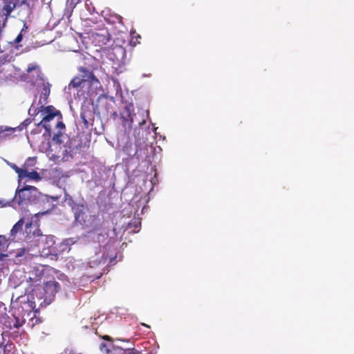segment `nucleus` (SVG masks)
I'll return each instance as SVG.
<instances>
[{
	"mask_svg": "<svg viewBox=\"0 0 354 354\" xmlns=\"http://www.w3.org/2000/svg\"><path fill=\"white\" fill-rule=\"evenodd\" d=\"M8 247V240L5 236L0 235V250Z\"/></svg>",
	"mask_w": 354,
	"mask_h": 354,
	"instance_id": "a211bd4d",
	"label": "nucleus"
},
{
	"mask_svg": "<svg viewBox=\"0 0 354 354\" xmlns=\"http://www.w3.org/2000/svg\"><path fill=\"white\" fill-rule=\"evenodd\" d=\"M44 94L46 95H48L50 93V88L48 86H44Z\"/></svg>",
	"mask_w": 354,
	"mask_h": 354,
	"instance_id": "a878e982",
	"label": "nucleus"
},
{
	"mask_svg": "<svg viewBox=\"0 0 354 354\" xmlns=\"http://www.w3.org/2000/svg\"><path fill=\"white\" fill-rule=\"evenodd\" d=\"M26 252V250L25 249H23L21 252H19L17 254V257H21L22 255L24 254Z\"/></svg>",
	"mask_w": 354,
	"mask_h": 354,
	"instance_id": "c756f323",
	"label": "nucleus"
},
{
	"mask_svg": "<svg viewBox=\"0 0 354 354\" xmlns=\"http://www.w3.org/2000/svg\"><path fill=\"white\" fill-rule=\"evenodd\" d=\"M115 18V20L113 21V23L115 21H118V23L122 24V17L118 15H115L113 16Z\"/></svg>",
	"mask_w": 354,
	"mask_h": 354,
	"instance_id": "5701e85b",
	"label": "nucleus"
},
{
	"mask_svg": "<svg viewBox=\"0 0 354 354\" xmlns=\"http://www.w3.org/2000/svg\"><path fill=\"white\" fill-rule=\"evenodd\" d=\"M44 275L42 266H35L29 272L28 281L30 282V288H35V291L41 290V283Z\"/></svg>",
	"mask_w": 354,
	"mask_h": 354,
	"instance_id": "423d86ee",
	"label": "nucleus"
},
{
	"mask_svg": "<svg viewBox=\"0 0 354 354\" xmlns=\"http://www.w3.org/2000/svg\"><path fill=\"white\" fill-rule=\"evenodd\" d=\"M132 106H126L124 110L120 113V118L122 120V124L124 127H127L131 129V124L133 122V115L132 113Z\"/></svg>",
	"mask_w": 354,
	"mask_h": 354,
	"instance_id": "9b49d317",
	"label": "nucleus"
},
{
	"mask_svg": "<svg viewBox=\"0 0 354 354\" xmlns=\"http://www.w3.org/2000/svg\"><path fill=\"white\" fill-rule=\"evenodd\" d=\"M8 257L6 254H0V261H3L6 257Z\"/></svg>",
	"mask_w": 354,
	"mask_h": 354,
	"instance_id": "c85d7f7f",
	"label": "nucleus"
},
{
	"mask_svg": "<svg viewBox=\"0 0 354 354\" xmlns=\"http://www.w3.org/2000/svg\"><path fill=\"white\" fill-rule=\"evenodd\" d=\"M30 294L28 295L27 303L32 310L38 312L41 308L46 307L50 303L46 301V297L41 295V290L35 291V288H32Z\"/></svg>",
	"mask_w": 354,
	"mask_h": 354,
	"instance_id": "20e7f679",
	"label": "nucleus"
},
{
	"mask_svg": "<svg viewBox=\"0 0 354 354\" xmlns=\"http://www.w3.org/2000/svg\"><path fill=\"white\" fill-rule=\"evenodd\" d=\"M56 127L57 128H60V129L62 130L65 128V124H64V122L62 121L59 120L57 122Z\"/></svg>",
	"mask_w": 354,
	"mask_h": 354,
	"instance_id": "b1692460",
	"label": "nucleus"
},
{
	"mask_svg": "<svg viewBox=\"0 0 354 354\" xmlns=\"http://www.w3.org/2000/svg\"><path fill=\"white\" fill-rule=\"evenodd\" d=\"M102 338L110 342L109 344L102 342L100 344V350L105 354H113L112 352L116 354H140V352L133 348H123L120 346L113 344V339L109 335H104Z\"/></svg>",
	"mask_w": 354,
	"mask_h": 354,
	"instance_id": "7ed1b4c3",
	"label": "nucleus"
},
{
	"mask_svg": "<svg viewBox=\"0 0 354 354\" xmlns=\"http://www.w3.org/2000/svg\"><path fill=\"white\" fill-rule=\"evenodd\" d=\"M27 177L35 180H39L41 179L39 174L35 171L31 172L28 171Z\"/></svg>",
	"mask_w": 354,
	"mask_h": 354,
	"instance_id": "f3484780",
	"label": "nucleus"
},
{
	"mask_svg": "<svg viewBox=\"0 0 354 354\" xmlns=\"http://www.w3.org/2000/svg\"><path fill=\"white\" fill-rule=\"evenodd\" d=\"M79 72V76L84 82H88L92 86H96L100 84L99 80L95 77L92 71L84 66H80L77 69Z\"/></svg>",
	"mask_w": 354,
	"mask_h": 354,
	"instance_id": "1a4fd4ad",
	"label": "nucleus"
},
{
	"mask_svg": "<svg viewBox=\"0 0 354 354\" xmlns=\"http://www.w3.org/2000/svg\"><path fill=\"white\" fill-rule=\"evenodd\" d=\"M24 224V219H19L12 227L10 230V235L15 236L18 232H21L23 229Z\"/></svg>",
	"mask_w": 354,
	"mask_h": 354,
	"instance_id": "4468645a",
	"label": "nucleus"
},
{
	"mask_svg": "<svg viewBox=\"0 0 354 354\" xmlns=\"http://www.w3.org/2000/svg\"><path fill=\"white\" fill-rule=\"evenodd\" d=\"M32 223L26 224V230L27 235L25 240L27 243H31L42 248L41 253L44 255L51 254L53 252V248L55 244V236L53 235H45L41 234V230L35 227L31 232Z\"/></svg>",
	"mask_w": 354,
	"mask_h": 354,
	"instance_id": "f257e3e1",
	"label": "nucleus"
},
{
	"mask_svg": "<svg viewBox=\"0 0 354 354\" xmlns=\"http://www.w3.org/2000/svg\"><path fill=\"white\" fill-rule=\"evenodd\" d=\"M135 223V227L136 228H138L140 225V221H135L133 222Z\"/></svg>",
	"mask_w": 354,
	"mask_h": 354,
	"instance_id": "2f4dec72",
	"label": "nucleus"
},
{
	"mask_svg": "<svg viewBox=\"0 0 354 354\" xmlns=\"http://www.w3.org/2000/svg\"><path fill=\"white\" fill-rule=\"evenodd\" d=\"M131 43H133L134 45L137 44H140L139 39H141V37L136 32V31L131 32Z\"/></svg>",
	"mask_w": 354,
	"mask_h": 354,
	"instance_id": "dca6fc26",
	"label": "nucleus"
},
{
	"mask_svg": "<svg viewBox=\"0 0 354 354\" xmlns=\"http://www.w3.org/2000/svg\"><path fill=\"white\" fill-rule=\"evenodd\" d=\"M30 123V121L27 119L22 124L24 125L25 127H26L27 125H28Z\"/></svg>",
	"mask_w": 354,
	"mask_h": 354,
	"instance_id": "7c9ffc66",
	"label": "nucleus"
},
{
	"mask_svg": "<svg viewBox=\"0 0 354 354\" xmlns=\"http://www.w3.org/2000/svg\"><path fill=\"white\" fill-rule=\"evenodd\" d=\"M17 174L20 178H23L27 177L28 171L21 168Z\"/></svg>",
	"mask_w": 354,
	"mask_h": 354,
	"instance_id": "412c9836",
	"label": "nucleus"
},
{
	"mask_svg": "<svg viewBox=\"0 0 354 354\" xmlns=\"http://www.w3.org/2000/svg\"><path fill=\"white\" fill-rule=\"evenodd\" d=\"M12 168L16 171V173H18L19 172V170L21 169L19 167H18L17 165H13L12 166Z\"/></svg>",
	"mask_w": 354,
	"mask_h": 354,
	"instance_id": "cd10ccee",
	"label": "nucleus"
},
{
	"mask_svg": "<svg viewBox=\"0 0 354 354\" xmlns=\"http://www.w3.org/2000/svg\"><path fill=\"white\" fill-rule=\"evenodd\" d=\"M34 70H38V71L39 72V67L36 65H30L27 68V72L28 73H30L32 71H34Z\"/></svg>",
	"mask_w": 354,
	"mask_h": 354,
	"instance_id": "4be33fe9",
	"label": "nucleus"
},
{
	"mask_svg": "<svg viewBox=\"0 0 354 354\" xmlns=\"http://www.w3.org/2000/svg\"><path fill=\"white\" fill-rule=\"evenodd\" d=\"M12 131H15V129H10Z\"/></svg>",
	"mask_w": 354,
	"mask_h": 354,
	"instance_id": "c9c22d12",
	"label": "nucleus"
},
{
	"mask_svg": "<svg viewBox=\"0 0 354 354\" xmlns=\"http://www.w3.org/2000/svg\"><path fill=\"white\" fill-rule=\"evenodd\" d=\"M37 188L34 186L26 185L19 189L15 195V199L19 204L30 202L35 198Z\"/></svg>",
	"mask_w": 354,
	"mask_h": 354,
	"instance_id": "0eeeda50",
	"label": "nucleus"
},
{
	"mask_svg": "<svg viewBox=\"0 0 354 354\" xmlns=\"http://www.w3.org/2000/svg\"><path fill=\"white\" fill-rule=\"evenodd\" d=\"M31 0H21L19 1V3L18 6L25 5L29 10H32V5L30 4Z\"/></svg>",
	"mask_w": 354,
	"mask_h": 354,
	"instance_id": "6ab92c4d",
	"label": "nucleus"
},
{
	"mask_svg": "<svg viewBox=\"0 0 354 354\" xmlns=\"http://www.w3.org/2000/svg\"><path fill=\"white\" fill-rule=\"evenodd\" d=\"M59 289L60 285L57 281H47L41 286V295L46 297V301L50 304Z\"/></svg>",
	"mask_w": 354,
	"mask_h": 354,
	"instance_id": "6e6552de",
	"label": "nucleus"
},
{
	"mask_svg": "<svg viewBox=\"0 0 354 354\" xmlns=\"http://www.w3.org/2000/svg\"><path fill=\"white\" fill-rule=\"evenodd\" d=\"M110 34L107 32L105 34L97 33L95 36V40L99 46L108 45L110 42Z\"/></svg>",
	"mask_w": 354,
	"mask_h": 354,
	"instance_id": "f8f14e48",
	"label": "nucleus"
},
{
	"mask_svg": "<svg viewBox=\"0 0 354 354\" xmlns=\"http://www.w3.org/2000/svg\"><path fill=\"white\" fill-rule=\"evenodd\" d=\"M145 123V120H143L142 122H140L139 124L141 125V124H143Z\"/></svg>",
	"mask_w": 354,
	"mask_h": 354,
	"instance_id": "72a5a7b5",
	"label": "nucleus"
},
{
	"mask_svg": "<svg viewBox=\"0 0 354 354\" xmlns=\"http://www.w3.org/2000/svg\"><path fill=\"white\" fill-rule=\"evenodd\" d=\"M22 38H23V35H22V34H21V32H20V33L17 35V37L15 38V43H16V44L19 43L20 41H21Z\"/></svg>",
	"mask_w": 354,
	"mask_h": 354,
	"instance_id": "393cba45",
	"label": "nucleus"
},
{
	"mask_svg": "<svg viewBox=\"0 0 354 354\" xmlns=\"http://www.w3.org/2000/svg\"><path fill=\"white\" fill-rule=\"evenodd\" d=\"M62 135V133L60 131L58 132L57 133L55 134L53 137V140L55 141L57 144L62 143V140H61Z\"/></svg>",
	"mask_w": 354,
	"mask_h": 354,
	"instance_id": "aec40b11",
	"label": "nucleus"
},
{
	"mask_svg": "<svg viewBox=\"0 0 354 354\" xmlns=\"http://www.w3.org/2000/svg\"><path fill=\"white\" fill-rule=\"evenodd\" d=\"M81 118L85 125H88V121L84 114H81Z\"/></svg>",
	"mask_w": 354,
	"mask_h": 354,
	"instance_id": "bb28decb",
	"label": "nucleus"
},
{
	"mask_svg": "<svg viewBox=\"0 0 354 354\" xmlns=\"http://www.w3.org/2000/svg\"><path fill=\"white\" fill-rule=\"evenodd\" d=\"M80 2L81 0H66V10L68 13V17L72 15L74 8Z\"/></svg>",
	"mask_w": 354,
	"mask_h": 354,
	"instance_id": "ddd939ff",
	"label": "nucleus"
},
{
	"mask_svg": "<svg viewBox=\"0 0 354 354\" xmlns=\"http://www.w3.org/2000/svg\"><path fill=\"white\" fill-rule=\"evenodd\" d=\"M116 340H117V341L127 342H129V339H127V340H124V339H117Z\"/></svg>",
	"mask_w": 354,
	"mask_h": 354,
	"instance_id": "473e14b6",
	"label": "nucleus"
},
{
	"mask_svg": "<svg viewBox=\"0 0 354 354\" xmlns=\"http://www.w3.org/2000/svg\"><path fill=\"white\" fill-rule=\"evenodd\" d=\"M2 3L1 12L2 16L5 17L3 20V25H5L12 12L18 6L19 0H2Z\"/></svg>",
	"mask_w": 354,
	"mask_h": 354,
	"instance_id": "9d476101",
	"label": "nucleus"
},
{
	"mask_svg": "<svg viewBox=\"0 0 354 354\" xmlns=\"http://www.w3.org/2000/svg\"><path fill=\"white\" fill-rule=\"evenodd\" d=\"M81 79L82 78H80L79 75L74 77L68 84V88H77L80 87L81 85L84 83L83 80Z\"/></svg>",
	"mask_w": 354,
	"mask_h": 354,
	"instance_id": "2eb2a0df",
	"label": "nucleus"
},
{
	"mask_svg": "<svg viewBox=\"0 0 354 354\" xmlns=\"http://www.w3.org/2000/svg\"><path fill=\"white\" fill-rule=\"evenodd\" d=\"M41 112L43 115V118L37 124V126H42L46 129V131L49 133H50L51 127L48 124V122L56 116H58L59 119H62V114L59 111L56 110L55 108L51 105L45 106Z\"/></svg>",
	"mask_w": 354,
	"mask_h": 354,
	"instance_id": "39448f33",
	"label": "nucleus"
},
{
	"mask_svg": "<svg viewBox=\"0 0 354 354\" xmlns=\"http://www.w3.org/2000/svg\"><path fill=\"white\" fill-rule=\"evenodd\" d=\"M142 325H143V326H146V327H147V328H149V326H148V325H147V324H142Z\"/></svg>",
	"mask_w": 354,
	"mask_h": 354,
	"instance_id": "f704fd0d",
	"label": "nucleus"
},
{
	"mask_svg": "<svg viewBox=\"0 0 354 354\" xmlns=\"http://www.w3.org/2000/svg\"><path fill=\"white\" fill-rule=\"evenodd\" d=\"M75 221L84 227H92L96 216L91 215L86 205L82 203H73L71 206Z\"/></svg>",
	"mask_w": 354,
	"mask_h": 354,
	"instance_id": "f03ea898",
	"label": "nucleus"
}]
</instances>
